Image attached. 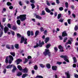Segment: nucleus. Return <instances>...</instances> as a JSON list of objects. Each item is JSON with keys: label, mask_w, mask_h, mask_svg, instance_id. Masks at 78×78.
<instances>
[{"label": "nucleus", "mask_w": 78, "mask_h": 78, "mask_svg": "<svg viewBox=\"0 0 78 78\" xmlns=\"http://www.w3.org/2000/svg\"><path fill=\"white\" fill-rule=\"evenodd\" d=\"M17 19H20L21 21L23 22L24 20H26L27 18L26 17V15H21L20 16H17Z\"/></svg>", "instance_id": "nucleus-1"}, {"label": "nucleus", "mask_w": 78, "mask_h": 78, "mask_svg": "<svg viewBox=\"0 0 78 78\" xmlns=\"http://www.w3.org/2000/svg\"><path fill=\"white\" fill-rule=\"evenodd\" d=\"M12 67H13V69L12 70V72H15V71H16V70L17 69L16 68V66L14 65H8L6 67V69H11Z\"/></svg>", "instance_id": "nucleus-2"}, {"label": "nucleus", "mask_w": 78, "mask_h": 78, "mask_svg": "<svg viewBox=\"0 0 78 78\" xmlns=\"http://www.w3.org/2000/svg\"><path fill=\"white\" fill-rule=\"evenodd\" d=\"M27 38H25L24 37H22L21 39L20 43H23V42H24V44H27Z\"/></svg>", "instance_id": "nucleus-3"}, {"label": "nucleus", "mask_w": 78, "mask_h": 78, "mask_svg": "<svg viewBox=\"0 0 78 78\" xmlns=\"http://www.w3.org/2000/svg\"><path fill=\"white\" fill-rule=\"evenodd\" d=\"M44 54L45 56H47L48 55L49 57L50 56V55H51L49 50L47 49H45V51L44 52Z\"/></svg>", "instance_id": "nucleus-4"}, {"label": "nucleus", "mask_w": 78, "mask_h": 78, "mask_svg": "<svg viewBox=\"0 0 78 78\" xmlns=\"http://www.w3.org/2000/svg\"><path fill=\"white\" fill-rule=\"evenodd\" d=\"M8 59L9 58V64H11V62H12L13 60H14V58L12 57V56L11 55H9V56H8Z\"/></svg>", "instance_id": "nucleus-5"}, {"label": "nucleus", "mask_w": 78, "mask_h": 78, "mask_svg": "<svg viewBox=\"0 0 78 78\" xmlns=\"http://www.w3.org/2000/svg\"><path fill=\"white\" fill-rule=\"evenodd\" d=\"M60 57L63 58L65 61L67 62H69V61L68 60V57H67V56H66L61 55L60 56Z\"/></svg>", "instance_id": "nucleus-6"}, {"label": "nucleus", "mask_w": 78, "mask_h": 78, "mask_svg": "<svg viewBox=\"0 0 78 78\" xmlns=\"http://www.w3.org/2000/svg\"><path fill=\"white\" fill-rule=\"evenodd\" d=\"M72 38H70V40H69L68 42L66 43V47L67 45L68 44H72Z\"/></svg>", "instance_id": "nucleus-7"}, {"label": "nucleus", "mask_w": 78, "mask_h": 78, "mask_svg": "<svg viewBox=\"0 0 78 78\" xmlns=\"http://www.w3.org/2000/svg\"><path fill=\"white\" fill-rule=\"evenodd\" d=\"M4 31L5 33H6L9 31V28L5 26L4 28Z\"/></svg>", "instance_id": "nucleus-8"}, {"label": "nucleus", "mask_w": 78, "mask_h": 78, "mask_svg": "<svg viewBox=\"0 0 78 78\" xmlns=\"http://www.w3.org/2000/svg\"><path fill=\"white\" fill-rule=\"evenodd\" d=\"M65 75H67L66 78H70V75L69 74V72L68 71L65 73Z\"/></svg>", "instance_id": "nucleus-9"}, {"label": "nucleus", "mask_w": 78, "mask_h": 78, "mask_svg": "<svg viewBox=\"0 0 78 78\" xmlns=\"http://www.w3.org/2000/svg\"><path fill=\"white\" fill-rule=\"evenodd\" d=\"M58 48L60 50V51L62 52L64 51V50H63V47L62 46L60 45L58 46Z\"/></svg>", "instance_id": "nucleus-10"}, {"label": "nucleus", "mask_w": 78, "mask_h": 78, "mask_svg": "<svg viewBox=\"0 0 78 78\" xmlns=\"http://www.w3.org/2000/svg\"><path fill=\"white\" fill-rule=\"evenodd\" d=\"M22 60L21 59H17L16 61L17 65L19 64H20V62H22Z\"/></svg>", "instance_id": "nucleus-11"}, {"label": "nucleus", "mask_w": 78, "mask_h": 78, "mask_svg": "<svg viewBox=\"0 0 78 78\" xmlns=\"http://www.w3.org/2000/svg\"><path fill=\"white\" fill-rule=\"evenodd\" d=\"M67 36V34L66 33V31H63L62 33V36L64 37L65 36Z\"/></svg>", "instance_id": "nucleus-12"}, {"label": "nucleus", "mask_w": 78, "mask_h": 78, "mask_svg": "<svg viewBox=\"0 0 78 78\" xmlns=\"http://www.w3.org/2000/svg\"><path fill=\"white\" fill-rule=\"evenodd\" d=\"M39 44H38L39 45H41V47H42L43 45H44V41H42L41 43V40L39 41Z\"/></svg>", "instance_id": "nucleus-13"}, {"label": "nucleus", "mask_w": 78, "mask_h": 78, "mask_svg": "<svg viewBox=\"0 0 78 78\" xmlns=\"http://www.w3.org/2000/svg\"><path fill=\"white\" fill-rule=\"evenodd\" d=\"M35 17L36 18V19H39V20H41L42 19V17L40 16L39 15H36L35 16Z\"/></svg>", "instance_id": "nucleus-14"}, {"label": "nucleus", "mask_w": 78, "mask_h": 78, "mask_svg": "<svg viewBox=\"0 0 78 78\" xmlns=\"http://www.w3.org/2000/svg\"><path fill=\"white\" fill-rule=\"evenodd\" d=\"M45 10L47 12H48V13H50V12H51V10L49 9L48 8H46L45 9Z\"/></svg>", "instance_id": "nucleus-15"}, {"label": "nucleus", "mask_w": 78, "mask_h": 78, "mask_svg": "<svg viewBox=\"0 0 78 78\" xmlns=\"http://www.w3.org/2000/svg\"><path fill=\"white\" fill-rule=\"evenodd\" d=\"M28 72V69L27 68H25L22 71L23 73H27Z\"/></svg>", "instance_id": "nucleus-16"}, {"label": "nucleus", "mask_w": 78, "mask_h": 78, "mask_svg": "<svg viewBox=\"0 0 78 78\" xmlns=\"http://www.w3.org/2000/svg\"><path fill=\"white\" fill-rule=\"evenodd\" d=\"M46 67L48 68V69H50L51 68V66L50 65V64L49 63H47L46 64Z\"/></svg>", "instance_id": "nucleus-17"}, {"label": "nucleus", "mask_w": 78, "mask_h": 78, "mask_svg": "<svg viewBox=\"0 0 78 78\" xmlns=\"http://www.w3.org/2000/svg\"><path fill=\"white\" fill-rule=\"evenodd\" d=\"M42 47V46L41 45H39V44H38V43L36 45L34 46V48H37V47Z\"/></svg>", "instance_id": "nucleus-18"}, {"label": "nucleus", "mask_w": 78, "mask_h": 78, "mask_svg": "<svg viewBox=\"0 0 78 78\" xmlns=\"http://www.w3.org/2000/svg\"><path fill=\"white\" fill-rule=\"evenodd\" d=\"M50 40V38L48 37H46L45 38V43H47Z\"/></svg>", "instance_id": "nucleus-19"}, {"label": "nucleus", "mask_w": 78, "mask_h": 78, "mask_svg": "<svg viewBox=\"0 0 78 78\" xmlns=\"http://www.w3.org/2000/svg\"><path fill=\"white\" fill-rule=\"evenodd\" d=\"M52 69L53 70H57V66H53L52 67Z\"/></svg>", "instance_id": "nucleus-20"}, {"label": "nucleus", "mask_w": 78, "mask_h": 78, "mask_svg": "<svg viewBox=\"0 0 78 78\" xmlns=\"http://www.w3.org/2000/svg\"><path fill=\"white\" fill-rule=\"evenodd\" d=\"M15 47L16 48V49H19V45L18 44H16L15 45Z\"/></svg>", "instance_id": "nucleus-21"}, {"label": "nucleus", "mask_w": 78, "mask_h": 78, "mask_svg": "<svg viewBox=\"0 0 78 78\" xmlns=\"http://www.w3.org/2000/svg\"><path fill=\"white\" fill-rule=\"evenodd\" d=\"M17 68L19 69L20 70H22V67L20 65L17 66Z\"/></svg>", "instance_id": "nucleus-22"}, {"label": "nucleus", "mask_w": 78, "mask_h": 78, "mask_svg": "<svg viewBox=\"0 0 78 78\" xmlns=\"http://www.w3.org/2000/svg\"><path fill=\"white\" fill-rule=\"evenodd\" d=\"M17 27L14 26L12 27V29L13 30H17Z\"/></svg>", "instance_id": "nucleus-23"}, {"label": "nucleus", "mask_w": 78, "mask_h": 78, "mask_svg": "<svg viewBox=\"0 0 78 78\" xmlns=\"http://www.w3.org/2000/svg\"><path fill=\"white\" fill-rule=\"evenodd\" d=\"M27 76H28V74H27L25 73L23 74L22 76V78H24Z\"/></svg>", "instance_id": "nucleus-24"}, {"label": "nucleus", "mask_w": 78, "mask_h": 78, "mask_svg": "<svg viewBox=\"0 0 78 78\" xmlns=\"http://www.w3.org/2000/svg\"><path fill=\"white\" fill-rule=\"evenodd\" d=\"M73 59L74 61V63H76V62H77V60H76V59L75 57H73Z\"/></svg>", "instance_id": "nucleus-25"}, {"label": "nucleus", "mask_w": 78, "mask_h": 78, "mask_svg": "<svg viewBox=\"0 0 78 78\" xmlns=\"http://www.w3.org/2000/svg\"><path fill=\"white\" fill-rule=\"evenodd\" d=\"M16 22L18 25H20V20H17V21H16Z\"/></svg>", "instance_id": "nucleus-26"}, {"label": "nucleus", "mask_w": 78, "mask_h": 78, "mask_svg": "<svg viewBox=\"0 0 78 78\" xmlns=\"http://www.w3.org/2000/svg\"><path fill=\"white\" fill-rule=\"evenodd\" d=\"M31 6H32V9H34L35 8V5L33 3L31 4Z\"/></svg>", "instance_id": "nucleus-27"}, {"label": "nucleus", "mask_w": 78, "mask_h": 78, "mask_svg": "<svg viewBox=\"0 0 78 78\" xmlns=\"http://www.w3.org/2000/svg\"><path fill=\"white\" fill-rule=\"evenodd\" d=\"M58 50V49L57 47H54V51L55 52H57V51Z\"/></svg>", "instance_id": "nucleus-28"}, {"label": "nucleus", "mask_w": 78, "mask_h": 78, "mask_svg": "<svg viewBox=\"0 0 78 78\" xmlns=\"http://www.w3.org/2000/svg\"><path fill=\"white\" fill-rule=\"evenodd\" d=\"M8 56H7L6 57V58L5 59V62L6 63H8Z\"/></svg>", "instance_id": "nucleus-29"}, {"label": "nucleus", "mask_w": 78, "mask_h": 78, "mask_svg": "<svg viewBox=\"0 0 78 78\" xmlns=\"http://www.w3.org/2000/svg\"><path fill=\"white\" fill-rule=\"evenodd\" d=\"M10 54L11 55H12L13 57L15 56V55H16V54L14 52H10Z\"/></svg>", "instance_id": "nucleus-30"}, {"label": "nucleus", "mask_w": 78, "mask_h": 78, "mask_svg": "<svg viewBox=\"0 0 78 78\" xmlns=\"http://www.w3.org/2000/svg\"><path fill=\"white\" fill-rule=\"evenodd\" d=\"M40 66L42 68H44V67H45V66L43 64H40Z\"/></svg>", "instance_id": "nucleus-31"}, {"label": "nucleus", "mask_w": 78, "mask_h": 78, "mask_svg": "<svg viewBox=\"0 0 78 78\" xmlns=\"http://www.w3.org/2000/svg\"><path fill=\"white\" fill-rule=\"evenodd\" d=\"M27 34L28 36H30L31 34V32L30 31H28L27 32Z\"/></svg>", "instance_id": "nucleus-32"}, {"label": "nucleus", "mask_w": 78, "mask_h": 78, "mask_svg": "<svg viewBox=\"0 0 78 78\" xmlns=\"http://www.w3.org/2000/svg\"><path fill=\"white\" fill-rule=\"evenodd\" d=\"M78 30V27L77 26H75L74 27V30L75 31H77Z\"/></svg>", "instance_id": "nucleus-33"}, {"label": "nucleus", "mask_w": 78, "mask_h": 78, "mask_svg": "<svg viewBox=\"0 0 78 78\" xmlns=\"http://www.w3.org/2000/svg\"><path fill=\"white\" fill-rule=\"evenodd\" d=\"M50 46H51V45H50V44H48L46 46V48H49Z\"/></svg>", "instance_id": "nucleus-34"}, {"label": "nucleus", "mask_w": 78, "mask_h": 78, "mask_svg": "<svg viewBox=\"0 0 78 78\" xmlns=\"http://www.w3.org/2000/svg\"><path fill=\"white\" fill-rule=\"evenodd\" d=\"M22 75V73H21L20 72H19L17 74V76H20Z\"/></svg>", "instance_id": "nucleus-35"}, {"label": "nucleus", "mask_w": 78, "mask_h": 78, "mask_svg": "<svg viewBox=\"0 0 78 78\" xmlns=\"http://www.w3.org/2000/svg\"><path fill=\"white\" fill-rule=\"evenodd\" d=\"M61 17V14H58V19H59L60 17Z\"/></svg>", "instance_id": "nucleus-36"}, {"label": "nucleus", "mask_w": 78, "mask_h": 78, "mask_svg": "<svg viewBox=\"0 0 78 78\" xmlns=\"http://www.w3.org/2000/svg\"><path fill=\"white\" fill-rule=\"evenodd\" d=\"M0 27H1V29L2 30H3V26L1 25V22H0ZM1 30V29H0V30Z\"/></svg>", "instance_id": "nucleus-37"}, {"label": "nucleus", "mask_w": 78, "mask_h": 78, "mask_svg": "<svg viewBox=\"0 0 78 78\" xmlns=\"http://www.w3.org/2000/svg\"><path fill=\"white\" fill-rule=\"evenodd\" d=\"M65 6L66 8H68L69 5H68V2H66L65 3Z\"/></svg>", "instance_id": "nucleus-38"}, {"label": "nucleus", "mask_w": 78, "mask_h": 78, "mask_svg": "<svg viewBox=\"0 0 78 78\" xmlns=\"http://www.w3.org/2000/svg\"><path fill=\"white\" fill-rule=\"evenodd\" d=\"M6 48H8V49H10V45H6Z\"/></svg>", "instance_id": "nucleus-39"}, {"label": "nucleus", "mask_w": 78, "mask_h": 78, "mask_svg": "<svg viewBox=\"0 0 78 78\" xmlns=\"http://www.w3.org/2000/svg\"><path fill=\"white\" fill-rule=\"evenodd\" d=\"M41 15H45V11L44 10H43L42 11Z\"/></svg>", "instance_id": "nucleus-40"}, {"label": "nucleus", "mask_w": 78, "mask_h": 78, "mask_svg": "<svg viewBox=\"0 0 78 78\" xmlns=\"http://www.w3.org/2000/svg\"><path fill=\"white\" fill-rule=\"evenodd\" d=\"M39 34V31L37 30L35 32V36H37V34Z\"/></svg>", "instance_id": "nucleus-41"}, {"label": "nucleus", "mask_w": 78, "mask_h": 78, "mask_svg": "<svg viewBox=\"0 0 78 78\" xmlns=\"http://www.w3.org/2000/svg\"><path fill=\"white\" fill-rule=\"evenodd\" d=\"M7 27H8L9 28H11V24L9 23H8L7 24Z\"/></svg>", "instance_id": "nucleus-42"}, {"label": "nucleus", "mask_w": 78, "mask_h": 78, "mask_svg": "<svg viewBox=\"0 0 78 78\" xmlns=\"http://www.w3.org/2000/svg\"><path fill=\"white\" fill-rule=\"evenodd\" d=\"M35 0H31L30 1V3H35Z\"/></svg>", "instance_id": "nucleus-43"}, {"label": "nucleus", "mask_w": 78, "mask_h": 78, "mask_svg": "<svg viewBox=\"0 0 78 78\" xmlns=\"http://www.w3.org/2000/svg\"><path fill=\"white\" fill-rule=\"evenodd\" d=\"M66 40H67V37H65L63 40V42H66Z\"/></svg>", "instance_id": "nucleus-44"}, {"label": "nucleus", "mask_w": 78, "mask_h": 78, "mask_svg": "<svg viewBox=\"0 0 78 78\" xmlns=\"http://www.w3.org/2000/svg\"><path fill=\"white\" fill-rule=\"evenodd\" d=\"M46 3L48 6H50V3H49V2H48V1H46Z\"/></svg>", "instance_id": "nucleus-45"}, {"label": "nucleus", "mask_w": 78, "mask_h": 78, "mask_svg": "<svg viewBox=\"0 0 78 78\" xmlns=\"http://www.w3.org/2000/svg\"><path fill=\"white\" fill-rule=\"evenodd\" d=\"M7 4L8 6H10V5H12V4L9 2H8L7 3Z\"/></svg>", "instance_id": "nucleus-46"}, {"label": "nucleus", "mask_w": 78, "mask_h": 78, "mask_svg": "<svg viewBox=\"0 0 78 78\" xmlns=\"http://www.w3.org/2000/svg\"><path fill=\"white\" fill-rule=\"evenodd\" d=\"M10 32H11L12 34V35H13V36H14L15 34V33H14V32L13 31H10Z\"/></svg>", "instance_id": "nucleus-47"}, {"label": "nucleus", "mask_w": 78, "mask_h": 78, "mask_svg": "<svg viewBox=\"0 0 78 78\" xmlns=\"http://www.w3.org/2000/svg\"><path fill=\"white\" fill-rule=\"evenodd\" d=\"M34 69L35 70H37V66L36 65H35V66L34 67Z\"/></svg>", "instance_id": "nucleus-48"}, {"label": "nucleus", "mask_w": 78, "mask_h": 78, "mask_svg": "<svg viewBox=\"0 0 78 78\" xmlns=\"http://www.w3.org/2000/svg\"><path fill=\"white\" fill-rule=\"evenodd\" d=\"M40 30H41V32L44 31V29L42 27H41L40 28Z\"/></svg>", "instance_id": "nucleus-49"}, {"label": "nucleus", "mask_w": 78, "mask_h": 78, "mask_svg": "<svg viewBox=\"0 0 78 78\" xmlns=\"http://www.w3.org/2000/svg\"><path fill=\"white\" fill-rule=\"evenodd\" d=\"M59 9L60 11H62V10H63V7H60L59 8Z\"/></svg>", "instance_id": "nucleus-50"}, {"label": "nucleus", "mask_w": 78, "mask_h": 78, "mask_svg": "<svg viewBox=\"0 0 78 78\" xmlns=\"http://www.w3.org/2000/svg\"><path fill=\"white\" fill-rule=\"evenodd\" d=\"M56 3L57 4H59L60 3V2H59V0H56Z\"/></svg>", "instance_id": "nucleus-51"}, {"label": "nucleus", "mask_w": 78, "mask_h": 78, "mask_svg": "<svg viewBox=\"0 0 78 78\" xmlns=\"http://www.w3.org/2000/svg\"><path fill=\"white\" fill-rule=\"evenodd\" d=\"M17 36L18 37H21V35L20 34H17Z\"/></svg>", "instance_id": "nucleus-52"}, {"label": "nucleus", "mask_w": 78, "mask_h": 78, "mask_svg": "<svg viewBox=\"0 0 78 78\" xmlns=\"http://www.w3.org/2000/svg\"><path fill=\"white\" fill-rule=\"evenodd\" d=\"M38 78H43V77L41 76H37Z\"/></svg>", "instance_id": "nucleus-53"}, {"label": "nucleus", "mask_w": 78, "mask_h": 78, "mask_svg": "<svg viewBox=\"0 0 78 78\" xmlns=\"http://www.w3.org/2000/svg\"><path fill=\"white\" fill-rule=\"evenodd\" d=\"M57 64H59V65H61L62 64V62H57Z\"/></svg>", "instance_id": "nucleus-54"}, {"label": "nucleus", "mask_w": 78, "mask_h": 78, "mask_svg": "<svg viewBox=\"0 0 78 78\" xmlns=\"http://www.w3.org/2000/svg\"><path fill=\"white\" fill-rule=\"evenodd\" d=\"M27 62H28V59H27V58H25V62H24V64L27 63Z\"/></svg>", "instance_id": "nucleus-55"}, {"label": "nucleus", "mask_w": 78, "mask_h": 78, "mask_svg": "<svg viewBox=\"0 0 78 78\" xmlns=\"http://www.w3.org/2000/svg\"><path fill=\"white\" fill-rule=\"evenodd\" d=\"M39 5H37V7L36 8V9H37V11H38V10H39Z\"/></svg>", "instance_id": "nucleus-56"}, {"label": "nucleus", "mask_w": 78, "mask_h": 78, "mask_svg": "<svg viewBox=\"0 0 78 78\" xmlns=\"http://www.w3.org/2000/svg\"><path fill=\"white\" fill-rule=\"evenodd\" d=\"M3 32H1V33H0V37H2V35H3Z\"/></svg>", "instance_id": "nucleus-57"}, {"label": "nucleus", "mask_w": 78, "mask_h": 78, "mask_svg": "<svg viewBox=\"0 0 78 78\" xmlns=\"http://www.w3.org/2000/svg\"><path fill=\"white\" fill-rule=\"evenodd\" d=\"M68 22L69 23V24H70V19H68Z\"/></svg>", "instance_id": "nucleus-58"}, {"label": "nucleus", "mask_w": 78, "mask_h": 78, "mask_svg": "<svg viewBox=\"0 0 78 78\" xmlns=\"http://www.w3.org/2000/svg\"><path fill=\"white\" fill-rule=\"evenodd\" d=\"M6 69H5L4 70V71H3V73L4 74L6 73Z\"/></svg>", "instance_id": "nucleus-59"}, {"label": "nucleus", "mask_w": 78, "mask_h": 78, "mask_svg": "<svg viewBox=\"0 0 78 78\" xmlns=\"http://www.w3.org/2000/svg\"><path fill=\"white\" fill-rule=\"evenodd\" d=\"M75 78H78V75L77 74H75L74 75Z\"/></svg>", "instance_id": "nucleus-60"}, {"label": "nucleus", "mask_w": 78, "mask_h": 78, "mask_svg": "<svg viewBox=\"0 0 78 78\" xmlns=\"http://www.w3.org/2000/svg\"><path fill=\"white\" fill-rule=\"evenodd\" d=\"M58 37L59 38L60 40H62V37H61V36H59Z\"/></svg>", "instance_id": "nucleus-61"}, {"label": "nucleus", "mask_w": 78, "mask_h": 78, "mask_svg": "<svg viewBox=\"0 0 78 78\" xmlns=\"http://www.w3.org/2000/svg\"><path fill=\"white\" fill-rule=\"evenodd\" d=\"M9 8L10 9H12V8H13V6H10L9 7Z\"/></svg>", "instance_id": "nucleus-62"}, {"label": "nucleus", "mask_w": 78, "mask_h": 78, "mask_svg": "<svg viewBox=\"0 0 78 78\" xmlns=\"http://www.w3.org/2000/svg\"><path fill=\"white\" fill-rule=\"evenodd\" d=\"M60 22H63V20L60 19L58 20Z\"/></svg>", "instance_id": "nucleus-63"}, {"label": "nucleus", "mask_w": 78, "mask_h": 78, "mask_svg": "<svg viewBox=\"0 0 78 78\" xmlns=\"http://www.w3.org/2000/svg\"><path fill=\"white\" fill-rule=\"evenodd\" d=\"M72 16L74 17V18H75V17H76V16H75V14L73 13L72 15Z\"/></svg>", "instance_id": "nucleus-64"}]
</instances>
